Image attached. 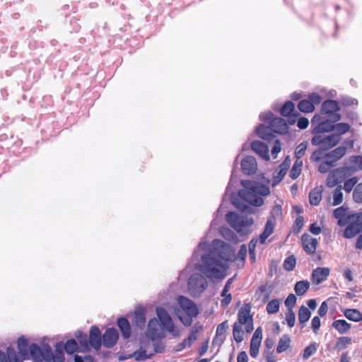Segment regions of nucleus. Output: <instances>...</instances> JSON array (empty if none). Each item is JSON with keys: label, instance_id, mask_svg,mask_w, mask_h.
<instances>
[{"label": "nucleus", "instance_id": "1", "mask_svg": "<svg viewBox=\"0 0 362 362\" xmlns=\"http://www.w3.org/2000/svg\"><path fill=\"white\" fill-rule=\"evenodd\" d=\"M247 251L246 245H243L235 257L234 250L222 240H214L209 245L205 240H202L194 251L187 269L193 265L211 281H221L226 276L228 262L240 261L243 266Z\"/></svg>", "mask_w": 362, "mask_h": 362}, {"label": "nucleus", "instance_id": "2", "mask_svg": "<svg viewBox=\"0 0 362 362\" xmlns=\"http://www.w3.org/2000/svg\"><path fill=\"white\" fill-rule=\"evenodd\" d=\"M62 349V346L58 344L53 353L49 345L47 344H42L40 347L35 344L28 346V340L24 337L18 340V354L22 356V360L32 357L34 362H62L64 353Z\"/></svg>", "mask_w": 362, "mask_h": 362}, {"label": "nucleus", "instance_id": "3", "mask_svg": "<svg viewBox=\"0 0 362 362\" xmlns=\"http://www.w3.org/2000/svg\"><path fill=\"white\" fill-rule=\"evenodd\" d=\"M158 319H151L148 324L146 336L153 341L165 337V331L173 337L180 336V330L176 327L168 313L163 308H156Z\"/></svg>", "mask_w": 362, "mask_h": 362}, {"label": "nucleus", "instance_id": "4", "mask_svg": "<svg viewBox=\"0 0 362 362\" xmlns=\"http://www.w3.org/2000/svg\"><path fill=\"white\" fill-rule=\"evenodd\" d=\"M242 186L244 189L240 191V197L247 203L257 206L264 203L262 196H267L270 193L267 185L257 182L243 180Z\"/></svg>", "mask_w": 362, "mask_h": 362}, {"label": "nucleus", "instance_id": "5", "mask_svg": "<svg viewBox=\"0 0 362 362\" xmlns=\"http://www.w3.org/2000/svg\"><path fill=\"white\" fill-rule=\"evenodd\" d=\"M238 321L233 326V337L237 342H241L244 339L243 327L246 332L250 333L253 330V320L250 315V307L247 305L242 307L238 314Z\"/></svg>", "mask_w": 362, "mask_h": 362}, {"label": "nucleus", "instance_id": "6", "mask_svg": "<svg viewBox=\"0 0 362 362\" xmlns=\"http://www.w3.org/2000/svg\"><path fill=\"white\" fill-rule=\"evenodd\" d=\"M180 308L173 309L182 323L185 326H190L193 322V317L198 315V309L196 305L189 299L184 296L177 298Z\"/></svg>", "mask_w": 362, "mask_h": 362}, {"label": "nucleus", "instance_id": "7", "mask_svg": "<svg viewBox=\"0 0 362 362\" xmlns=\"http://www.w3.org/2000/svg\"><path fill=\"white\" fill-rule=\"evenodd\" d=\"M340 115H323V114H315L311 119V124L314 126L313 134H322L325 132L333 131L334 123L339 121Z\"/></svg>", "mask_w": 362, "mask_h": 362}, {"label": "nucleus", "instance_id": "8", "mask_svg": "<svg viewBox=\"0 0 362 362\" xmlns=\"http://www.w3.org/2000/svg\"><path fill=\"white\" fill-rule=\"evenodd\" d=\"M227 222L238 233L245 235L249 233V228L253 224L252 218L238 215L234 212H229L226 216Z\"/></svg>", "mask_w": 362, "mask_h": 362}, {"label": "nucleus", "instance_id": "9", "mask_svg": "<svg viewBox=\"0 0 362 362\" xmlns=\"http://www.w3.org/2000/svg\"><path fill=\"white\" fill-rule=\"evenodd\" d=\"M207 287V281L200 274L192 275L188 281V290L193 296H199Z\"/></svg>", "mask_w": 362, "mask_h": 362}, {"label": "nucleus", "instance_id": "10", "mask_svg": "<svg viewBox=\"0 0 362 362\" xmlns=\"http://www.w3.org/2000/svg\"><path fill=\"white\" fill-rule=\"evenodd\" d=\"M353 220L356 221L354 223H351L344 230V235L346 238H351L361 232L362 228V212L358 215H356V218L354 216L352 217Z\"/></svg>", "mask_w": 362, "mask_h": 362}, {"label": "nucleus", "instance_id": "11", "mask_svg": "<svg viewBox=\"0 0 362 362\" xmlns=\"http://www.w3.org/2000/svg\"><path fill=\"white\" fill-rule=\"evenodd\" d=\"M291 163V160L289 156H287L283 163H281L279 168L275 171L274 174L272 185L275 186L278 185L284 178L287 173Z\"/></svg>", "mask_w": 362, "mask_h": 362}, {"label": "nucleus", "instance_id": "12", "mask_svg": "<svg viewBox=\"0 0 362 362\" xmlns=\"http://www.w3.org/2000/svg\"><path fill=\"white\" fill-rule=\"evenodd\" d=\"M241 170L247 175L255 174L257 170L256 159L253 156H246L241 161Z\"/></svg>", "mask_w": 362, "mask_h": 362}, {"label": "nucleus", "instance_id": "13", "mask_svg": "<svg viewBox=\"0 0 362 362\" xmlns=\"http://www.w3.org/2000/svg\"><path fill=\"white\" fill-rule=\"evenodd\" d=\"M163 350V346H155L153 351H149L142 346L139 350L134 353L133 356L136 361H144L151 358L155 352H162Z\"/></svg>", "mask_w": 362, "mask_h": 362}, {"label": "nucleus", "instance_id": "14", "mask_svg": "<svg viewBox=\"0 0 362 362\" xmlns=\"http://www.w3.org/2000/svg\"><path fill=\"white\" fill-rule=\"evenodd\" d=\"M118 339V332L114 328L107 329L103 336V346L110 348L114 346Z\"/></svg>", "mask_w": 362, "mask_h": 362}, {"label": "nucleus", "instance_id": "15", "mask_svg": "<svg viewBox=\"0 0 362 362\" xmlns=\"http://www.w3.org/2000/svg\"><path fill=\"white\" fill-rule=\"evenodd\" d=\"M89 346L95 350H99L101 346V334L99 328L96 326L91 327L89 335Z\"/></svg>", "mask_w": 362, "mask_h": 362}, {"label": "nucleus", "instance_id": "16", "mask_svg": "<svg viewBox=\"0 0 362 362\" xmlns=\"http://www.w3.org/2000/svg\"><path fill=\"white\" fill-rule=\"evenodd\" d=\"M301 240L304 250L309 254H314L318 244L317 240L308 234H304Z\"/></svg>", "mask_w": 362, "mask_h": 362}, {"label": "nucleus", "instance_id": "17", "mask_svg": "<svg viewBox=\"0 0 362 362\" xmlns=\"http://www.w3.org/2000/svg\"><path fill=\"white\" fill-rule=\"evenodd\" d=\"M339 110V104L335 100H326L322 105L321 112L319 114H323V115H339L337 112Z\"/></svg>", "mask_w": 362, "mask_h": 362}, {"label": "nucleus", "instance_id": "18", "mask_svg": "<svg viewBox=\"0 0 362 362\" xmlns=\"http://www.w3.org/2000/svg\"><path fill=\"white\" fill-rule=\"evenodd\" d=\"M344 180V170L337 169L330 173L327 179V185L333 187Z\"/></svg>", "mask_w": 362, "mask_h": 362}, {"label": "nucleus", "instance_id": "19", "mask_svg": "<svg viewBox=\"0 0 362 362\" xmlns=\"http://www.w3.org/2000/svg\"><path fill=\"white\" fill-rule=\"evenodd\" d=\"M0 362H22L19 360L15 349L9 346L6 351L0 350Z\"/></svg>", "mask_w": 362, "mask_h": 362}, {"label": "nucleus", "instance_id": "20", "mask_svg": "<svg viewBox=\"0 0 362 362\" xmlns=\"http://www.w3.org/2000/svg\"><path fill=\"white\" fill-rule=\"evenodd\" d=\"M270 129L279 134H285L288 131V124L283 118L276 117L270 122Z\"/></svg>", "mask_w": 362, "mask_h": 362}, {"label": "nucleus", "instance_id": "21", "mask_svg": "<svg viewBox=\"0 0 362 362\" xmlns=\"http://www.w3.org/2000/svg\"><path fill=\"white\" fill-rule=\"evenodd\" d=\"M251 146L252 149L260 157L266 160L269 159V148L265 144L259 141H255Z\"/></svg>", "mask_w": 362, "mask_h": 362}, {"label": "nucleus", "instance_id": "22", "mask_svg": "<svg viewBox=\"0 0 362 362\" xmlns=\"http://www.w3.org/2000/svg\"><path fill=\"white\" fill-rule=\"evenodd\" d=\"M329 274V269L325 267H318L313 270L312 274L313 283L320 284L324 281Z\"/></svg>", "mask_w": 362, "mask_h": 362}, {"label": "nucleus", "instance_id": "23", "mask_svg": "<svg viewBox=\"0 0 362 362\" xmlns=\"http://www.w3.org/2000/svg\"><path fill=\"white\" fill-rule=\"evenodd\" d=\"M197 332L192 331L188 338L184 339L181 343L176 345L174 348L175 351H181L183 349L190 347L192 344L197 340Z\"/></svg>", "mask_w": 362, "mask_h": 362}, {"label": "nucleus", "instance_id": "24", "mask_svg": "<svg viewBox=\"0 0 362 362\" xmlns=\"http://www.w3.org/2000/svg\"><path fill=\"white\" fill-rule=\"evenodd\" d=\"M275 221L274 218H269L266 223L263 233L259 236L261 243H264L267 238L274 232Z\"/></svg>", "mask_w": 362, "mask_h": 362}, {"label": "nucleus", "instance_id": "25", "mask_svg": "<svg viewBox=\"0 0 362 362\" xmlns=\"http://www.w3.org/2000/svg\"><path fill=\"white\" fill-rule=\"evenodd\" d=\"M322 187H316L310 191L309 194L310 204L316 206L320 204L322 199Z\"/></svg>", "mask_w": 362, "mask_h": 362}, {"label": "nucleus", "instance_id": "26", "mask_svg": "<svg viewBox=\"0 0 362 362\" xmlns=\"http://www.w3.org/2000/svg\"><path fill=\"white\" fill-rule=\"evenodd\" d=\"M332 327L341 334L346 333L351 329V324L344 320H337L332 322Z\"/></svg>", "mask_w": 362, "mask_h": 362}, {"label": "nucleus", "instance_id": "27", "mask_svg": "<svg viewBox=\"0 0 362 362\" xmlns=\"http://www.w3.org/2000/svg\"><path fill=\"white\" fill-rule=\"evenodd\" d=\"M75 336L80 344L81 351L84 352L88 351L90 350V346L86 334L81 331H78Z\"/></svg>", "mask_w": 362, "mask_h": 362}, {"label": "nucleus", "instance_id": "28", "mask_svg": "<svg viewBox=\"0 0 362 362\" xmlns=\"http://www.w3.org/2000/svg\"><path fill=\"white\" fill-rule=\"evenodd\" d=\"M312 144L319 146L325 150L329 149L327 137L322 134H314V136L312 139Z\"/></svg>", "mask_w": 362, "mask_h": 362}, {"label": "nucleus", "instance_id": "29", "mask_svg": "<svg viewBox=\"0 0 362 362\" xmlns=\"http://www.w3.org/2000/svg\"><path fill=\"white\" fill-rule=\"evenodd\" d=\"M344 315L348 320L354 322H358L362 320V313L356 309H346Z\"/></svg>", "mask_w": 362, "mask_h": 362}, {"label": "nucleus", "instance_id": "30", "mask_svg": "<svg viewBox=\"0 0 362 362\" xmlns=\"http://www.w3.org/2000/svg\"><path fill=\"white\" fill-rule=\"evenodd\" d=\"M117 325L122 333L123 337L124 338L129 337L131 334V328L128 320L125 318H119L117 321Z\"/></svg>", "mask_w": 362, "mask_h": 362}, {"label": "nucleus", "instance_id": "31", "mask_svg": "<svg viewBox=\"0 0 362 362\" xmlns=\"http://www.w3.org/2000/svg\"><path fill=\"white\" fill-rule=\"evenodd\" d=\"M228 326L227 322H223L218 325L216 329V335L214 339V343L218 341L222 343L224 340V334L228 329Z\"/></svg>", "mask_w": 362, "mask_h": 362}, {"label": "nucleus", "instance_id": "32", "mask_svg": "<svg viewBox=\"0 0 362 362\" xmlns=\"http://www.w3.org/2000/svg\"><path fill=\"white\" fill-rule=\"evenodd\" d=\"M346 152V148L345 146H339L330 153H328L327 157L332 159V163L339 160L342 158Z\"/></svg>", "mask_w": 362, "mask_h": 362}, {"label": "nucleus", "instance_id": "33", "mask_svg": "<svg viewBox=\"0 0 362 362\" xmlns=\"http://www.w3.org/2000/svg\"><path fill=\"white\" fill-rule=\"evenodd\" d=\"M291 338L288 335H283L278 343L276 347L277 353L280 354L286 351L290 347Z\"/></svg>", "mask_w": 362, "mask_h": 362}, {"label": "nucleus", "instance_id": "34", "mask_svg": "<svg viewBox=\"0 0 362 362\" xmlns=\"http://www.w3.org/2000/svg\"><path fill=\"white\" fill-rule=\"evenodd\" d=\"M310 288V283L307 280L300 281L295 284L294 290L296 293L300 296L304 295Z\"/></svg>", "mask_w": 362, "mask_h": 362}, {"label": "nucleus", "instance_id": "35", "mask_svg": "<svg viewBox=\"0 0 362 362\" xmlns=\"http://www.w3.org/2000/svg\"><path fill=\"white\" fill-rule=\"evenodd\" d=\"M334 216L338 218V224L344 226L346 223V209L344 207H339L334 211Z\"/></svg>", "mask_w": 362, "mask_h": 362}, {"label": "nucleus", "instance_id": "36", "mask_svg": "<svg viewBox=\"0 0 362 362\" xmlns=\"http://www.w3.org/2000/svg\"><path fill=\"white\" fill-rule=\"evenodd\" d=\"M311 313L305 306H301L298 311V320L301 324L305 323L310 319Z\"/></svg>", "mask_w": 362, "mask_h": 362}, {"label": "nucleus", "instance_id": "37", "mask_svg": "<svg viewBox=\"0 0 362 362\" xmlns=\"http://www.w3.org/2000/svg\"><path fill=\"white\" fill-rule=\"evenodd\" d=\"M59 344H61L62 346V351L63 352V349H65V351L68 354H73L78 349V344L77 342L74 339H69L66 341L65 345H63L62 343H59ZM58 345V344L56 345V346Z\"/></svg>", "mask_w": 362, "mask_h": 362}, {"label": "nucleus", "instance_id": "38", "mask_svg": "<svg viewBox=\"0 0 362 362\" xmlns=\"http://www.w3.org/2000/svg\"><path fill=\"white\" fill-rule=\"evenodd\" d=\"M350 129V125L347 123H337L336 124H334L333 131H334L335 134H339V137L341 138V135L344 134L345 133L348 132Z\"/></svg>", "mask_w": 362, "mask_h": 362}, {"label": "nucleus", "instance_id": "39", "mask_svg": "<svg viewBox=\"0 0 362 362\" xmlns=\"http://www.w3.org/2000/svg\"><path fill=\"white\" fill-rule=\"evenodd\" d=\"M146 322L145 313L143 310H138L134 313V322L137 327H144Z\"/></svg>", "mask_w": 362, "mask_h": 362}, {"label": "nucleus", "instance_id": "40", "mask_svg": "<svg viewBox=\"0 0 362 362\" xmlns=\"http://www.w3.org/2000/svg\"><path fill=\"white\" fill-rule=\"evenodd\" d=\"M298 109L303 112H312L315 110V106L312 102L308 100H301L298 105Z\"/></svg>", "mask_w": 362, "mask_h": 362}, {"label": "nucleus", "instance_id": "41", "mask_svg": "<svg viewBox=\"0 0 362 362\" xmlns=\"http://www.w3.org/2000/svg\"><path fill=\"white\" fill-rule=\"evenodd\" d=\"M351 343V339L348 337H341L337 340L335 348L339 350H343L348 347Z\"/></svg>", "mask_w": 362, "mask_h": 362}, {"label": "nucleus", "instance_id": "42", "mask_svg": "<svg viewBox=\"0 0 362 362\" xmlns=\"http://www.w3.org/2000/svg\"><path fill=\"white\" fill-rule=\"evenodd\" d=\"M280 302L278 299L272 300L267 305V311L269 314H274L279 311Z\"/></svg>", "mask_w": 362, "mask_h": 362}, {"label": "nucleus", "instance_id": "43", "mask_svg": "<svg viewBox=\"0 0 362 362\" xmlns=\"http://www.w3.org/2000/svg\"><path fill=\"white\" fill-rule=\"evenodd\" d=\"M261 342L260 341L251 339L250 354L252 357L256 358L257 356Z\"/></svg>", "mask_w": 362, "mask_h": 362}, {"label": "nucleus", "instance_id": "44", "mask_svg": "<svg viewBox=\"0 0 362 362\" xmlns=\"http://www.w3.org/2000/svg\"><path fill=\"white\" fill-rule=\"evenodd\" d=\"M256 132L257 135L263 139H269L271 136V134L269 132L268 127L264 125H259L257 129Z\"/></svg>", "mask_w": 362, "mask_h": 362}, {"label": "nucleus", "instance_id": "45", "mask_svg": "<svg viewBox=\"0 0 362 362\" xmlns=\"http://www.w3.org/2000/svg\"><path fill=\"white\" fill-rule=\"evenodd\" d=\"M343 201V193L341 192V187H338L333 193V203L334 206L340 204Z\"/></svg>", "mask_w": 362, "mask_h": 362}, {"label": "nucleus", "instance_id": "46", "mask_svg": "<svg viewBox=\"0 0 362 362\" xmlns=\"http://www.w3.org/2000/svg\"><path fill=\"white\" fill-rule=\"evenodd\" d=\"M296 264V259L294 256L291 255L287 257L284 263V267L287 271H292Z\"/></svg>", "mask_w": 362, "mask_h": 362}, {"label": "nucleus", "instance_id": "47", "mask_svg": "<svg viewBox=\"0 0 362 362\" xmlns=\"http://www.w3.org/2000/svg\"><path fill=\"white\" fill-rule=\"evenodd\" d=\"M317 351V345L315 343H312L309 346L305 348L303 351V357L304 359H307L313 355Z\"/></svg>", "mask_w": 362, "mask_h": 362}, {"label": "nucleus", "instance_id": "48", "mask_svg": "<svg viewBox=\"0 0 362 362\" xmlns=\"http://www.w3.org/2000/svg\"><path fill=\"white\" fill-rule=\"evenodd\" d=\"M307 147V142H303L296 147L295 150V156L296 158L300 159L305 155Z\"/></svg>", "mask_w": 362, "mask_h": 362}, {"label": "nucleus", "instance_id": "49", "mask_svg": "<svg viewBox=\"0 0 362 362\" xmlns=\"http://www.w3.org/2000/svg\"><path fill=\"white\" fill-rule=\"evenodd\" d=\"M294 110V104L291 102H286L281 110V114L283 116H288Z\"/></svg>", "mask_w": 362, "mask_h": 362}, {"label": "nucleus", "instance_id": "50", "mask_svg": "<svg viewBox=\"0 0 362 362\" xmlns=\"http://www.w3.org/2000/svg\"><path fill=\"white\" fill-rule=\"evenodd\" d=\"M328 140V148H331L335 146L341 141V138L339 134H332L327 136Z\"/></svg>", "mask_w": 362, "mask_h": 362}, {"label": "nucleus", "instance_id": "51", "mask_svg": "<svg viewBox=\"0 0 362 362\" xmlns=\"http://www.w3.org/2000/svg\"><path fill=\"white\" fill-rule=\"evenodd\" d=\"M328 140V148H331L335 146L341 141V138L339 134H332L327 136Z\"/></svg>", "mask_w": 362, "mask_h": 362}, {"label": "nucleus", "instance_id": "52", "mask_svg": "<svg viewBox=\"0 0 362 362\" xmlns=\"http://www.w3.org/2000/svg\"><path fill=\"white\" fill-rule=\"evenodd\" d=\"M354 200L357 203H362V182L356 186L353 193Z\"/></svg>", "mask_w": 362, "mask_h": 362}, {"label": "nucleus", "instance_id": "53", "mask_svg": "<svg viewBox=\"0 0 362 362\" xmlns=\"http://www.w3.org/2000/svg\"><path fill=\"white\" fill-rule=\"evenodd\" d=\"M286 321L288 327H293L294 326L296 322V316L292 310H288L286 314Z\"/></svg>", "mask_w": 362, "mask_h": 362}, {"label": "nucleus", "instance_id": "54", "mask_svg": "<svg viewBox=\"0 0 362 362\" xmlns=\"http://www.w3.org/2000/svg\"><path fill=\"white\" fill-rule=\"evenodd\" d=\"M358 179L357 177H352L351 179H349L344 182V189L346 192H350L354 185L357 183Z\"/></svg>", "mask_w": 362, "mask_h": 362}, {"label": "nucleus", "instance_id": "55", "mask_svg": "<svg viewBox=\"0 0 362 362\" xmlns=\"http://www.w3.org/2000/svg\"><path fill=\"white\" fill-rule=\"evenodd\" d=\"M296 297L294 294H290L285 300V305L288 308V310H292L296 305Z\"/></svg>", "mask_w": 362, "mask_h": 362}, {"label": "nucleus", "instance_id": "56", "mask_svg": "<svg viewBox=\"0 0 362 362\" xmlns=\"http://www.w3.org/2000/svg\"><path fill=\"white\" fill-rule=\"evenodd\" d=\"M221 233L226 239L229 240H233L235 237V234L228 228H221Z\"/></svg>", "mask_w": 362, "mask_h": 362}, {"label": "nucleus", "instance_id": "57", "mask_svg": "<svg viewBox=\"0 0 362 362\" xmlns=\"http://www.w3.org/2000/svg\"><path fill=\"white\" fill-rule=\"evenodd\" d=\"M333 165V163L332 161H325V162H323L320 165H319V171L321 173H327L329 168Z\"/></svg>", "mask_w": 362, "mask_h": 362}, {"label": "nucleus", "instance_id": "58", "mask_svg": "<svg viewBox=\"0 0 362 362\" xmlns=\"http://www.w3.org/2000/svg\"><path fill=\"white\" fill-rule=\"evenodd\" d=\"M221 296L223 298L221 301V306H223V307L228 306L232 299L231 294L228 292L224 295L223 290L222 293H221Z\"/></svg>", "mask_w": 362, "mask_h": 362}, {"label": "nucleus", "instance_id": "59", "mask_svg": "<svg viewBox=\"0 0 362 362\" xmlns=\"http://www.w3.org/2000/svg\"><path fill=\"white\" fill-rule=\"evenodd\" d=\"M281 143L279 142V141H276L272 149V155L274 158H276L277 157V155L281 151Z\"/></svg>", "mask_w": 362, "mask_h": 362}, {"label": "nucleus", "instance_id": "60", "mask_svg": "<svg viewBox=\"0 0 362 362\" xmlns=\"http://www.w3.org/2000/svg\"><path fill=\"white\" fill-rule=\"evenodd\" d=\"M311 325H312V329H313V332H317L321 325V322H320V317L317 316L314 317L312 320Z\"/></svg>", "mask_w": 362, "mask_h": 362}, {"label": "nucleus", "instance_id": "61", "mask_svg": "<svg viewBox=\"0 0 362 362\" xmlns=\"http://www.w3.org/2000/svg\"><path fill=\"white\" fill-rule=\"evenodd\" d=\"M308 100L312 102L313 104L315 105L320 103L322 98L317 93H313L309 95Z\"/></svg>", "mask_w": 362, "mask_h": 362}, {"label": "nucleus", "instance_id": "62", "mask_svg": "<svg viewBox=\"0 0 362 362\" xmlns=\"http://www.w3.org/2000/svg\"><path fill=\"white\" fill-rule=\"evenodd\" d=\"M351 162L354 165V168L356 169L362 170V157L361 156H354L351 159Z\"/></svg>", "mask_w": 362, "mask_h": 362}, {"label": "nucleus", "instance_id": "63", "mask_svg": "<svg viewBox=\"0 0 362 362\" xmlns=\"http://www.w3.org/2000/svg\"><path fill=\"white\" fill-rule=\"evenodd\" d=\"M309 124V120L305 117H300L298 120L297 126L300 129H305L308 127Z\"/></svg>", "mask_w": 362, "mask_h": 362}, {"label": "nucleus", "instance_id": "64", "mask_svg": "<svg viewBox=\"0 0 362 362\" xmlns=\"http://www.w3.org/2000/svg\"><path fill=\"white\" fill-rule=\"evenodd\" d=\"M252 339L262 341V330L261 327H258L255 331Z\"/></svg>", "mask_w": 362, "mask_h": 362}]
</instances>
